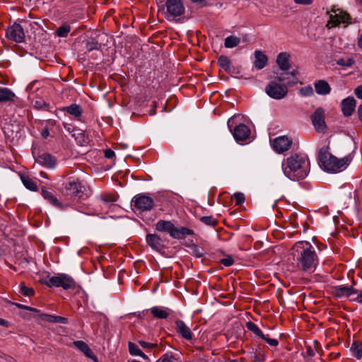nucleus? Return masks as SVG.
Segmentation results:
<instances>
[{"instance_id": "obj_14", "label": "nucleus", "mask_w": 362, "mask_h": 362, "mask_svg": "<svg viewBox=\"0 0 362 362\" xmlns=\"http://www.w3.org/2000/svg\"><path fill=\"white\" fill-rule=\"evenodd\" d=\"M35 162L42 166L51 169L56 166L57 160L52 154L43 153L35 158Z\"/></svg>"}, {"instance_id": "obj_1", "label": "nucleus", "mask_w": 362, "mask_h": 362, "mask_svg": "<svg viewBox=\"0 0 362 362\" xmlns=\"http://www.w3.org/2000/svg\"><path fill=\"white\" fill-rule=\"evenodd\" d=\"M291 250L298 269L311 272L315 269L318 264V257L315 247L309 242H297Z\"/></svg>"}, {"instance_id": "obj_40", "label": "nucleus", "mask_w": 362, "mask_h": 362, "mask_svg": "<svg viewBox=\"0 0 362 362\" xmlns=\"http://www.w3.org/2000/svg\"><path fill=\"white\" fill-rule=\"evenodd\" d=\"M20 292L25 296H33L35 294V291L32 288L27 287L24 283L20 285Z\"/></svg>"}, {"instance_id": "obj_49", "label": "nucleus", "mask_w": 362, "mask_h": 362, "mask_svg": "<svg viewBox=\"0 0 362 362\" xmlns=\"http://www.w3.org/2000/svg\"><path fill=\"white\" fill-rule=\"evenodd\" d=\"M138 342L141 346V347L144 349H151L156 348L158 346L157 344L149 343V342H146V341H144L142 340H140Z\"/></svg>"}, {"instance_id": "obj_26", "label": "nucleus", "mask_w": 362, "mask_h": 362, "mask_svg": "<svg viewBox=\"0 0 362 362\" xmlns=\"http://www.w3.org/2000/svg\"><path fill=\"white\" fill-rule=\"evenodd\" d=\"M174 228V224L168 221L160 220L156 224V229L157 230L167 232L170 236H172Z\"/></svg>"}, {"instance_id": "obj_46", "label": "nucleus", "mask_w": 362, "mask_h": 362, "mask_svg": "<svg viewBox=\"0 0 362 362\" xmlns=\"http://www.w3.org/2000/svg\"><path fill=\"white\" fill-rule=\"evenodd\" d=\"M156 362H175L174 358L171 354H165L162 355Z\"/></svg>"}, {"instance_id": "obj_60", "label": "nucleus", "mask_w": 362, "mask_h": 362, "mask_svg": "<svg viewBox=\"0 0 362 362\" xmlns=\"http://www.w3.org/2000/svg\"><path fill=\"white\" fill-rule=\"evenodd\" d=\"M358 112L359 119L362 122V104L358 107Z\"/></svg>"}, {"instance_id": "obj_56", "label": "nucleus", "mask_w": 362, "mask_h": 362, "mask_svg": "<svg viewBox=\"0 0 362 362\" xmlns=\"http://www.w3.org/2000/svg\"><path fill=\"white\" fill-rule=\"evenodd\" d=\"M105 156L107 158L111 159V158H112L113 157L115 156V153L111 149H106L105 151Z\"/></svg>"}, {"instance_id": "obj_34", "label": "nucleus", "mask_w": 362, "mask_h": 362, "mask_svg": "<svg viewBox=\"0 0 362 362\" xmlns=\"http://www.w3.org/2000/svg\"><path fill=\"white\" fill-rule=\"evenodd\" d=\"M240 42V38L233 35H230L225 39L224 45L227 48H233L238 46Z\"/></svg>"}, {"instance_id": "obj_44", "label": "nucleus", "mask_w": 362, "mask_h": 362, "mask_svg": "<svg viewBox=\"0 0 362 362\" xmlns=\"http://www.w3.org/2000/svg\"><path fill=\"white\" fill-rule=\"evenodd\" d=\"M233 199L235 201V205H240L245 202V198L242 192H236L233 194Z\"/></svg>"}, {"instance_id": "obj_23", "label": "nucleus", "mask_w": 362, "mask_h": 362, "mask_svg": "<svg viewBox=\"0 0 362 362\" xmlns=\"http://www.w3.org/2000/svg\"><path fill=\"white\" fill-rule=\"evenodd\" d=\"M151 313L152 315L157 319H166L170 315L171 311L168 308H165L160 306H154L151 308Z\"/></svg>"}, {"instance_id": "obj_35", "label": "nucleus", "mask_w": 362, "mask_h": 362, "mask_svg": "<svg viewBox=\"0 0 362 362\" xmlns=\"http://www.w3.org/2000/svg\"><path fill=\"white\" fill-rule=\"evenodd\" d=\"M245 326L248 330L254 333L256 336L260 338L264 337V334L262 330L254 322L249 321L246 322Z\"/></svg>"}, {"instance_id": "obj_52", "label": "nucleus", "mask_w": 362, "mask_h": 362, "mask_svg": "<svg viewBox=\"0 0 362 362\" xmlns=\"http://www.w3.org/2000/svg\"><path fill=\"white\" fill-rule=\"evenodd\" d=\"M297 217H298V214L296 213L291 214L289 217L290 221L292 222L293 226L295 228L298 227V223H296V220Z\"/></svg>"}, {"instance_id": "obj_62", "label": "nucleus", "mask_w": 362, "mask_h": 362, "mask_svg": "<svg viewBox=\"0 0 362 362\" xmlns=\"http://www.w3.org/2000/svg\"><path fill=\"white\" fill-rule=\"evenodd\" d=\"M0 325L7 327L8 322L2 318H0Z\"/></svg>"}, {"instance_id": "obj_30", "label": "nucleus", "mask_w": 362, "mask_h": 362, "mask_svg": "<svg viewBox=\"0 0 362 362\" xmlns=\"http://www.w3.org/2000/svg\"><path fill=\"white\" fill-rule=\"evenodd\" d=\"M40 317L42 320L47 321L49 322L61 324L68 323V319L62 316L52 315L49 314H40Z\"/></svg>"}, {"instance_id": "obj_48", "label": "nucleus", "mask_w": 362, "mask_h": 362, "mask_svg": "<svg viewBox=\"0 0 362 362\" xmlns=\"http://www.w3.org/2000/svg\"><path fill=\"white\" fill-rule=\"evenodd\" d=\"M220 262L223 264L225 267H230L233 264L234 260L230 255H228L226 257L221 259Z\"/></svg>"}, {"instance_id": "obj_2", "label": "nucleus", "mask_w": 362, "mask_h": 362, "mask_svg": "<svg viewBox=\"0 0 362 362\" xmlns=\"http://www.w3.org/2000/svg\"><path fill=\"white\" fill-rule=\"evenodd\" d=\"M284 174L291 180L305 178L310 172V163L305 156L293 153L284 160L281 164Z\"/></svg>"}, {"instance_id": "obj_53", "label": "nucleus", "mask_w": 362, "mask_h": 362, "mask_svg": "<svg viewBox=\"0 0 362 362\" xmlns=\"http://www.w3.org/2000/svg\"><path fill=\"white\" fill-rule=\"evenodd\" d=\"M57 124V121L54 119H47L46 121L45 128H48V129H51L52 127Z\"/></svg>"}, {"instance_id": "obj_21", "label": "nucleus", "mask_w": 362, "mask_h": 362, "mask_svg": "<svg viewBox=\"0 0 362 362\" xmlns=\"http://www.w3.org/2000/svg\"><path fill=\"white\" fill-rule=\"evenodd\" d=\"M146 240L148 245L155 250H160L163 247V240L156 234H148Z\"/></svg>"}, {"instance_id": "obj_63", "label": "nucleus", "mask_w": 362, "mask_h": 362, "mask_svg": "<svg viewBox=\"0 0 362 362\" xmlns=\"http://www.w3.org/2000/svg\"><path fill=\"white\" fill-rule=\"evenodd\" d=\"M358 46L362 49V34L360 35L358 40Z\"/></svg>"}, {"instance_id": "obj_64", "label": "nucleus", "mask_w": 362, "mask_h": 362, "mask_svg": "<svg viewBox=\"0 0 362 362\" xmlns=\"http://www.w3.org/2000/svg\"><path fill=\"white\" fill-rule=\"evenodd\" d=\"M40 175L41 177L48 178L47 174L46 173L43 172V171L40 172Z\"/></svg>"}, {"instance_id": "obj_11", "label": "nucleus", "mask_w": 362, "mask_h": 362, "mask_svg": "<svg viewBox=\"0 0 362 362\" xmlns=\"http://www.w3.org/2000/svg\"><path fill=\"white\" fill-rule=\"evenodd\" d=\"M6 35L10 40L18 43L23 42L25 37L23 27L16 23L6 29Z\"/></svg>"}, {"instance_id": "obj_8", "label": "nucleus", "mask_w": 362, "mask_h": 362, "mask_svg": "<svg viewBox=\"0 0 362 362\" xmlns=\"http://www.w3.org/2000/svg\"><path fill=\"white\" fill-rule=\"evenodd\" d=\"M233 118H230L228 121V126L233 134L234 139L237 141H245L249 139L250 130L247 126L244 124H239L233 129Z\"/></svg>"}, {"instance_id": "obj_38", "label": "nucleus", "mask_w": 362, "mask_h": 362, "mask_svg": "<svg viewBox=\"0 0 362 362\" xmlns=\"http://www.w3.org/2000/svg\"><path fill=\"white\" fill-rule=\"evenodd\" d=\"M70 31H71V26L69 24L65 23V24L59 26L57 29L56 34L59 37H67V35Z\"/></svg>"}, {"instance_id": "obj_9", "label": "nucleus", "mask_w": 362, "mask_h": 362, "mask_svg": "<svg viewBox=\"0 0 362 362\" xmlns=\"http://www.w3.org/2000/svg\"><path fill=\"white\" fill-rule=\"evenodd\" d=\"M167 18L175 19L185 13V7L182 0H167L165 2Z\"/></svg>"}, {"instance_id": "obj_32", "label": "nucleus", "mask_w": 362, "mask_h": 362, "mask_svg": "<svg viewBox=\"0 0 362 362\" xmlns=\"http://www.w3.org/2000/svg\"><path fill=\"white\" fill-rule=\"evenodd\" d=\"M218 66L228 73L233 71V67L229 58L226 56H221L218 59Z\"/></svg>"}, {"instance_id": "obj_17", "label": "nucleus", "mask_w": 362, "mask_h": 362, "mask_svg": "<svg viewBox=\"0 0 362 362\" xmlns=\"http://www.w3.org/2000/svg\"><path fill=\"white\" fill-rule=\"evenodd\" d=\"M356 292L352 286H339L333 288V294L337 298L346 297L350 299Z\"/></svg>"}, {"instance_id": "obj_45", "label": "nucleus", "mask_w": 362, "mask_h": 362, "mask_svg": "<svg viewBox=\"0 0 362 362\" xmlns=\"http://www.w3.org/2000/svg\"><path fill=\"white\" fill-rule=\"evenodd\" d=\"M356 293H354V295H356V297H353L350 298V301L357 302L358 303L362 304V290H358L355 288Z\"/></svg>"}, {"instance_id": "obj_58", "label": "nucleus", "mask_w": 362, "mask_h": 362, "mask_svg": "<svg viewBox=\"0 0 362 362\" xmlns=\"http://www.w3.org/2000/svg\"><path fill=\"white\" fill-rule=\"evenodd\" d=\"M254 361L255 362H264V355L261 354L259 353V355L255 356Z\"/></svg>"}, {"instance_id": "obj_28", "label": "nucleus", "mask_w": 362, "mask_h": 362, "mask_svg": "<svg viewBox=\"0 0 362 362\" xmlns=\"http://www.w3.org/2000/svg\"><path fill=\"white\" fill-rule=\"evenodd\" d=\"M72 136L81 146H86L90 141L89 137L86 134L85 132L80 129L74 130Z\"/></svg>"}, {"instance_id": "obj_6", "label": "nucleus", "mask_w": 362, "mask_h": 362, "mask_svg": "<svg viewBox=\"0 0 362 362\" xmlns=\"http://www.w3.org/2000/svg\"><path fill=\"white\" fill-rule=\"evenodd\" d=\"M329 16V21L327 24L328 28H334L339 26L340 24H346V26L351 23V17L349 14L339 8H337L335 6H332L329 11H327Z\"/></svg>"}, {"instance_id": "obj_15", "label": "nucleus", "mask_w": 362, "mask_h": 362, "mask_svg": "<svg viewBox=\"0 0 362 362\" xmlns=\"http://www.w3.org/2000/svg\"><path fill=\"white\" fill-rule=\"evenodd\" d=\"M40 193L45 200L57 208L64 209L66 206H69V203L66 204H62L52 192L47 190L45 187H42Z\"/></svg>"}, {"instance_id": "obj_42", "label": "nucleus", "mask_w": 362, "mask_h": 362, "mask_svg": "<svg viewBox=\"0 0 362 362\" xmlns=\"http://www.w3.org/2000/svg\"><path fill=\"white\" fill-rule=\"evenodd\" d=\"M299 94L303 97L311 96L313 95V89L310 86H306L299 90Z\"/></svg>"}, {"instance_id": "obj_54", "label": "nucleus", "mask_w": 362, "mask_h": 362, "mask_svg": "<svg viewBox=\"0 0 362 362\" xmlns=\"http://www.w3.org/2000/svg\"><path fill=\"white\" fill-rule=\"evenodd\" d=\"M63 126H64V129H65L67 132H69L71 133V134L74 133V130H76V128L74 127H73L71 124H67V123H65V122H64V123H63Z\"/></svg>"}, {"instance_id": "obj_19", "label": "nucleus", "mask_w": 362, "mask_h": 362, "mask_svg": "<svg viewBox=\"0 0 362 362\" xmlns=\"http://www.w3.org/2000/svg\"><path fill=\"white\" fill-rule=\"evenodd\" d=\"M341 111L345 117L351 116L356 107V100L353 97L344 99L341 103Z\"/></svg>"}, {"instance_id": "obj_5", "label": "nucleus", "mask_w": 362, "mask_h": 362, "mask_svg": "<svg viewBox=\"0 0 362 362\" xmlns=\"http://www.w3.org/2000/svg\"><path fill=\"white\" fill-rule=\"evenodd\" d=\"M319 163L320 167L329 173H338L344 170L348 165V159H341L332 155L327 148H322L319 151Z\"/></svg>"}, {"instance_id": "obj_33", "label": "nucleus", "mask_w": 362, "mask_h": 362, "mask_svg": "<svg viewBox=\"0 0 362 362\" xmlns=\"http://www.w3.org/2000/svg\"><path fill=\"white\" fill-rule=\"evenodd\" d=\"M21 181L24 186L29 190L37 192L38 189L36 182L30 177L27 175L21 176Z\"/></svg>"}, {"instance_id": "obj_22", "label": "nucleus", "mask_w": 362, "mask_h": 362, "mask_svg": "<svg viewBox=\"0 0 362 362\" xmlns=\"http://www.w3.org/2000/svg\"><path fill=\"white\" fill-rule=\"evenodd\" d=\"M314 87L318 95H328L331 92V87L325 80H318L315 82Z\"/></svg>"}, {"instance_id": "obj_13", "label": "nucleus", "mask_w": 362, "mask_h": 362, "mask_svg": "<svg viewBox=\"0 0 362 362\" xmlns=\"http://www.w3.org/2000/svg\"><path fill=\"white\" fill-rule=\"evenodd\" d=\"M292 143V140L286 136H279L273 141L272 147L276 152L281 153L289 150Z\"/></svg>"}, {"instance_id": "obj_51", "label": "nucleus", "mask_w": 362, "mask_h": 362, "mask_svg": "<svg viewBox=\"0 0 362 362\" xmlns=\"http://www.w3.org/2000/svg\"><path fill=\"white\" fill-rule=\"evenodd\" d=\"M305 354L309 357H313L315 354V351L311 346H307Z\"/></svg>"}, {"instance_id": "obj_18", "label": "nucleus", "mask_w": 362, "mask_h": 362, "mask_svg": "<svg viewBox=\"0 0 362 362\" xmlns=\"http://www.w3.org/2000/svg\"><path fill=\"white\" fill-rule=\"evenodd\" d=\"M62 112H67L70 116L73 117L75 120H81L82 116V108L76 103H72L69 106H65L59 108Z\"/></svg>"}, {"instance_id": "obj_47", "label": "nucleus", "mask_w": 362, "mask_h": 362, "mask_svg": "<svg viewBox=\"0 0 362 362\" xmlns=\"http://www.w3.org/2000/svg\"><path fill=\"white\" fill-rule=\"evenodd\" d=\"M263 340H264L267 343H268L272 346H277L279 345V341L276 339H272L269 337V335H264L262 337Z\"/></svg>"}, {"instance_id": "obj_25", "label": "nucleus", "mask_w": 362, "mask_h": 362, "mask_svg": "<svg viewBox=\"0 0 362 362\" xmlns=\"http://www.w3.org/2000/svg\"><path fill=\"white\" fill-rule=\"evenodd\" d=\"M73 344L76 348L83 352L86 356L90 358L96 359L95 356L93 354L92 350L86 342L83 341H74Z\"/></svg>"}, {"instance_id": "obj_50", "label": "nucleus", "mask_w": 362, "mask_h": 362, "mask_svg": "<svg viewBox=\"0 0 362 362\" xmlns=\"http://www.w3.org/2000/svg\"><path fill=\"white\" fill-rule=\"evenodd\" d=\"M16 305L21 309L33 311V312H35L37 313H38L40 312L37 309L32 308V307H29L27 305H21V304H16Z\"/></svg>"}, {"instance_id": "obj_43", "label": "nucleus", "mask_w": 362, "mask_h": 362, "mask_svg": "<svg viewBox=\"0 0 362 362\" xmlns=\"http://www.w3.org/2000/svg\"><path fill=\"white\" fill-rule=\"evenodd\" d=\"M337 64L339 66L350 67L354 64V60L352 58H341L337 60Z\"/></svg>"}, {"instance_id": "obj_24", "label": "nucleus", "mask_w": 362, "mask_h": 362, "mask_svg": "<svg viewBox=\"0 0 362 362\" xmlns=\"http://www.w3.org/2000/svg\"><path fill=\"white\" fill-rule=\"evenodd\" d=\"M194 234V232L192 229H189L186 227L177 228L175 226V228L173 230L171 237L173 238H175V239H182L187 235H192Z\"/></svg>"}, {"instance_id": "obj_27", "label": "nucleus", "mask_w": 362, "mask_h": 362, "mask_svg": "<svg viewBox=\"0 0 362 362\" xmlns=\"http://www.w3.org/2000/svg\"><path fill=\"white\" fill-rule=\"evenodd\" d=\"M16 95L8 88L0 87V103L14 102Z\"/></svg>"}, {"instance_id": "obj_59", "label": "nucleus", "mask_w": 362, "mask_h": 362, "mask_svg": "<svg viewBox=\"0 0 362 362\" xmlns=\"http://www.w3.org/2000/svg\"><path fill=\"white\" fill-rule=\"evenodd\" d=\"M41 136L43 139H47L49 136V129L45 127L41 132Z\"/></svg>"}, {"instance_id": "obj_20", "label": "nucleus", "mask_w": 362, "mask_h": 362, "mask_svg": "<svg viewBox=\"0 0 362 362\" xmlns=\"http://www.w3.org/2000/svg\"><path fill=\"white\" fill-rule=\"evenodd\" d=\"M255 55V61L253 62L254 66L257 69H262L265 67L268 62V58L266 54H264L260 50H256L254 53Z\"/></svg>"}, {"instance_id": "obj_12", "label": "nucleus", "mask_w": 362, "mask_h": 362, "mask_svg": "<svg viewBox=\"0 0 362 362\" xmlns=\"http://www.w3.org/2000/svg\"><path fill=\"white\" fill-rule=\"evenodd\" d=\"M325 111L322 107L317 108L311 115L313 124L315 130L319 133L326 131L327 125L325 124Z\"/></svg>"}, {"instance_id": "obj_61", "label": "nucleus", "mask_w": 362, "mask_h": 362, "mask_svg": "<svg viewBox=\"0 0 362 362\" xmlns=\"http://www.w3.org/2000/svg\"><path fill=\"white\" fill-rule=\"evenodd\" d=\"M193 3H197L201 4L202 6H204L206 4L205 0H191Z\"/></svg>"}, {"instance_id": "obj_3", "label": "nucleus", "mask_w": 362, "mask_h": 362, "mask_svg": "<svg viewBox=\"0 0 362 362\" xmlns=\"http://www.w3.org/2000/svg\"><path fill=\"white\" fill-rule=\"evenodd\" d=\"M299 82L294 71L284 72L272 79L265 87L266 93L272 98L281 100L288 92V87Z\"/></svg>"}, {"instance_id": "obj_7", "label": "nucleus", "mask_w": 362, "mask_h": 362, "mask_svg": "<svg viewBox=\"0 0 362 362\" xmlns=\"http://www.w3.org/2000/svg\"><path fill=\"white\" fill-rule=\"evenodd\" d=\"M42 284L48 287H62L65 290L76 287V282L73 278L64 274L52 276L47 281H42Z\"/></svg>"}, {"instance_id": "obj_39", "label": "nucleus", "mask_w": 362, "mask_h": 362, "mask_svg": "<svg viewBox=\"0 0 362 362\" xmlns=\"http://www.w3.org/2000/svg\"><path fill=\"white\" fill-rule=\"evenodd\" d=\"M118 196L115 194L105 193L101 195V199L105 203H112L117 201Z\"/></svg>"}, {"instance_id": "obj_41", "label": "nucleus", "mask_w": 362, "mask_h": 362, "mask_svg": "<svg viewBox=\"0 0 362 362\" xmlns=\"http://www.w3.org/2000/svg\"><path fill=\"white\" fill-rule=\"evenodd\" d=\"M200 221L207 226H215L218 221L211 216H202L200 218Z\"/></svg>"}, {"instance_id": "obj_16", "label": "nucleus", "mask_w": 362, "mask_h": 362, "mask_svg": "<svg viewBox=\"0 0 362 362\" xmlns=\"http://www.w3.org/2000/svg\"><path fill=\"white\" fill-rule=\"evenodd\" d=\"M175 323L176 332L179 335L187 340H191L192 339L193 334L191 329L184 321L177 320Z\"/></svg>"}, {"instance_id": "obj_36", "label": "nucleus", "mask_w": 362, "mask_h": 362, "mask_svg": "<svg viewBox=\"0 0 362 362\" xmlns=\"http://www.w3.org/2000/svg\"><path fill=\"white\" fill-rule=\"evenodd\" d=\"M100 48V43L95 38H89L86 42V49L88 52L99 49Z\"/></svg>"}, {"instance_id": "obj_57", "label": "nucleus", "mask_w": 362, "mask_h": 362, "mask_svg": "<svg viewBox=\"0 0 362 362\" xmlns=\"http://www.w3.org/2000/svg\"><path fill=\"white\" fill-rule=\"evenodd\" d=\"M296 4L301 5H310L313 0H293Z\"/></svg>"}, {"instance_id": "obj_37", "label": "nucleus", "mask_w": 362, "mask_h": 362, "mask_svg": "<svg viewBox=\"0 0 362 362\" xmlns=\"http://www.w3.org/2000/svg\"><path fill=\"white\" fill-rule=\"evenodd\" d=\"M351 350L356 358L358 359L362 358V343L354 341L351 346Z\"/></svg>"}, {"instance_id": "obj_29", "label": "nucleus", "mask_w": 362, "mask_h": 362, "mask_svg": "<svg viewBox=\"0 0 362 362\" xmlns=\"http://www.w3.org/2000/svg\"><path fill=\"white\" fill-rule=\"evenodd\" d=\"M276 63L281 70H288L290 67L289 55L286 52H281L277 57Z\"/></svg>"}, {"instance_id": "obj_4", "label": "nucleus", "mask_w": 362, "mask_h": 362, "mask_svg": "<svg viewBox=\"0 0 362 362\" xmlns=\"http://www.w3.org/2000/svg\"><path fill=\"white\" fill-rule=\"evenodd\" d=\"M64 194L69 197L71 204L86 199L90 194V187L85 182L76 177H69L63 184Z\"/></svg>"}, {"instance_id": "obj_10", "label": "nucleus", "mask_w": 362, "mask_h": 362, "mask_svg": "<svg viewBox=\"0 0 362 362\" xmlns=\"http://www.w3.org/2000/svg\"><path fill=\"white\" fill-rule=\"evenodd\" d=\"M132 205L139 211H150L154 206V202L151 197L144 194L134 196Z\"/></svg>"}, {"instance_id": "obj_55", "label": "nucleus", "mask_w": 362, "mask_h": 362, "mask_svg": "<svg viewBox=\"0 0 362 362\" xmlns=\"http://www.w3.org/2000/svg\"><path fill=\"white\" fill-rule=\"evenodd\" d=\"M354 94L358 98L362 99V85L358 86L354 90Z\"/></svg>"}, {"instance_id": "obj_31", "label": "nucleus", "mask_w": 362, "mask_h": 362, "mask_svg": "<svg viewBox=\"0 0 362 362\" xmlns=\"http://www.w3.org/2000/svg\"><path fill=\"white\" fill-rule=\"evenodd\" d=\"M129 352L132 356H137L141 357L144 360H148V357L139 348V346L132 342H128Z\"/></svg>"}]
</instances>
